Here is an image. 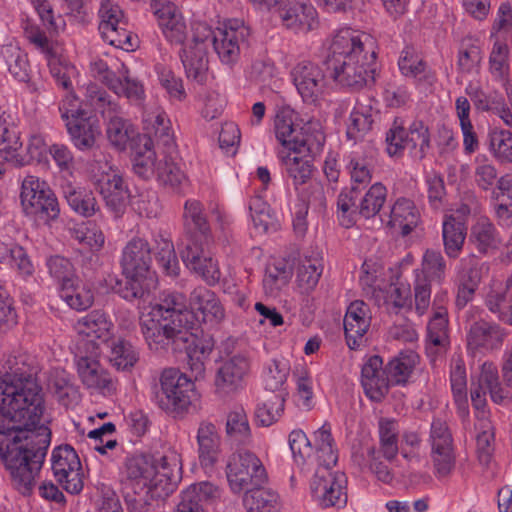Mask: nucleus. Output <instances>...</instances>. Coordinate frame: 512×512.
Segmentation results:
<instances>
[{"instance_id":"nucleus-43","label":"nucleus","mask_w":512,"mask_h":512,"mask_svg":"<svg viewBox=\"0 0 512 512\" xmlns=\"http://www.w3.org/2000/svg\"><path fill=\"white\" fill-rule=\"evenodd\" d=\"M1 56L10 74L20 82H27L30 77V64L27 54L14 43L3 45Z\"/></svg>"},{"instance_id":"nucleus-30","label":"nucleus","mask_w":512,"mask_h":512,"mask_svg":"<svg viewBox=\"0 0 512 512\" xmlns=\"http://www.w3.org/2000/svg\"><path fill=\"white\" fill-rule=\"evenodd\" d=\"M421 221L419 209L407 198H398L392 205L387 225L398 230L402 236L409 235Z\"/></svg>"},{"instance_id":"nucleus-7","label":"nucleus","mask_w":512,"mask_h":512,"mask_svg":"<svg viewBox=\"0 0 512 512\" xmlns=\"http://www.w3.org/2000/svg\"><path fill=\"white\" fill-rule=\"evenodd\" d=\"M312 153L293 154L278 152L283 177L292 185L296 194L307 203H322L323 189L319 182L313 181L314 164Z\"/></svg>"},{"instance_id":"nucleus-56","label":"nucleus","mask_w":512,"mask_h":512,"mask_svg":"<svg viewBox=\"0 0 512 512\" xmlns=\"http://www.w3.org/2000/svg\"><path fill=\"white\" fill-rule=\"evenodd\" d=\"M289 365L284 360L272 359L263 369V383L266 390L285 393L283 386L289 375Z\"/></svg>"},{"instance_id":"nucleus-18","label":"nucleus","mask_w":512,"mask_h":512,"mask_svg":"<svg viewBox=\"0 0 512 512\" xmlns=\"http://www.w3.org/2000/svg\"><path fill=\"white\" fill-rule=\"evenodd\" d=\"M251 361L246 353H236L224 359L217 369L215 387L217 393L229 395L243 387L249 374Z\"/></svg>"},{"instance_id":"nucleus-54","label":"nucleus","mask_w":512,"mask_h":512,"mask_svg":"<svg viewBox=\"0 0 512 512\" xmlns=\"http://www.w3.org/2000/svg\"><path fill=\"white\" fill-rule=\"evenodd\" d=\"M380 450L384 458L393 460L398 454V424L394 419L381 418L378 423Z\"/></svg>"},{"instance_id":"nucleus-38","label":"nucleus","mask_w":512,"mask_h":512,"mask_svg":"<svg viewBox=\"0 0 512 512\" xmlns=\"http://www.w3.org/2000/svg\"><path fill=\"white\" fill-rule=\"evenodd\" d=\"M313 443L319 467L335 466L338 461V450L329 423L325 422L314 432Z\"/></svg>"},{"instance_id":"nucleus-4","label":"nucleus","mask_w":512,"mask_h":512,"mask_svg":"<svg viewBox=\"0 0 512 512\" xmlns=\"http://www.w3.org/2000/svg\"><path fill=\"white\" fill-rule=\"evenodd\" d=\"M183 219L186 234L178 245L181 259L190 271L208 285H215L220 280L221 272L209 252L212 238L202 204L194 199L187 200Z\"/></svg>"},{"instance_id":"nucleus-15","label":"nucleus","mask_w":512,"mask_h":512,"mask_svg":"<svg viewBox=\"0 0 512 512\" xmlns=\"http://www.w3.org/2000/svg\"><path fill=\"white\" fill-rule=\"evenodd\" d=\"M51 469L56 481L70 494H78L83 489L81 462L74 450L68 444L53 449Z\"/></svg>"},{"instance_id":"nucleus-8","label":"nucleus","mask_w":512,"mask_h":512,"mask_svg":"<svg viewBox=\"0 0 512 512\" xmlns=\"http://www.w3.org/2000/svg\"><path fill=\"white\" fill-rule=\"evenodd\" d=\"M343 61H376L375 41L361 31L352 28L338 30L332 37L324 63Z\"/></svg>"},{"instance_id":"nucleus-40","label":"nucleus","mask_w":512,"mask_h":512,"mask_svg":"<svg viewBox=\"0 0 512 512\" xmlns=\"http://www.w3.org/2000/svg\"><path fill=\"white\" fill-rule=\"evenodd\" d=\"M398 65L403 75L412 77L419 82L431 84L435 79L432 71L422 61L413 47H405L403 49Z\"/></svg>"},{"instance_id":"nucleus-25","label":"nucleus","mask_w":512,"mask_h":512,"mask_svg":"<svg viewBox=\"0 0 512 512\" xmlns=\"http://www.w3.org/2000/svg\"><path fill=\"white\" fill-rule=\"evenodd\" d=\"M155 15L165 38L172 44H184L187 37L186 22L172 2H159Z\"/></svg>"},{"instance_id":"nucleus-13","label":"nucleus","mask_w":512,"mask_h":512,"mask_svg":"<svg viewBox=\"0 0 512 512\" xmlns=\"http://www.w3.org/2000/svg\"><path fill=\"white\" fill-rule=\"evenodd\" d=\"M332 467H318L310 482L313 501L322 508H343L347 504V477L331 472Z\"/></svg>"},{"instance_id":"nucleus-36","label":"nucleus","mask_w":512,"mask_h":512,"mask_svg":"<svg viewBox=\"0 0 512 512\" xmlns=\"http://www.w3.org/2000/svg\"><path fill=\"white\" fill-rule=\"evenodd\" d=\"M466 239V226L456 215H445L442 223V240L447 257L456 259L460 255Z\"/></svg>"},{"instance_id":"nucleus-5","label":"nucleus","mask_w":512,"mask_h":512,"mask_svg":"<svg viewBox=\"0 0 512 512\" xmlns=\"http://www.w3.org/2000/svg\"><path fill=\"white\" fill-rule=\"evenodd\" d=\"M419 355L413 350H403L383 368L382 358L373 355L364 363L361 383L365 394L373 401H381L391 385H405L411 377Z\"/></svg>"},{"instance_id":"nucleus-41","label":"nucleus","mask_w":512,"mask_h":512,"mask_svg":"<svg viewBox=\"0 0 512 512\" xmlns=\"http://www.w3.org/2000/svg\"><path fill=\"white\" fill-rule=\"evenodd\" d=\"M60 297L69 307L78 311L91 307L94 300L90 287L77 277L60 288Z\"/></svg>"},{"instance_id":"nucleus-49","label":"nucleus","mask_w":512,"mask_h":512,"mask_svg":"<svg viewBox=\"0 0 512 512\" xmlns=\"http://www.w3.org/2000/svg\"><path fill=\"white\" fill-rule=\"evenodd\" d=\"M372 123L371 105L357 101L350 113L347 137L355 142L358 141L371 129Z\"/></svg>"},{"instance_id":"nucleus-29","label":"nucleus","mask_w":512,"mask_h":512,"mask_svg":"<svg viewBox=\"0 0 512 512\" xmlns=\"http://www.w3.org/2000/svg\"><path fill=\"white\" fill-rule=\"evenodd\" d=\"M98 185L106 205L115 213L121 212L128 197V188L119 171L110 166L98 180Z\"/></svg>"},{"instance_id":"nucleus-39","label":"nucleus","mask_w":512,"mask_h":512,"mask_svg":"<svg viewBox=\"0 0 512 512\" xmlns=\"http://www.w3.org/2000/svg\"><path fill=\"white\" fill-rule=\"evenodd\" d=\"M117 79L110 82V89L118 96H125L131 102L140 104L145 97V90L142 83L131 77L129 70L124 63L117 65Z\"/></svg>"},{"instance_id":"nucleus-62","label":"nucleus","mask_w":512,"mask_h":512,"mask_svg":"<svg viewBox=\"0 0 512 512\" xmlns=\"http://www.w3.org/2000/svg\"><path fill=\"white\" fill-rule=\"evenodd\" d=\"M138 359L139 353L129 342L118 339L112 343L109 360L118 370H130Z\"/></svg>"},{"instance_id":"nucleus-32","label":"nucleus","mask_w":512,"mask_h":512,"mask_svg":"<svg viewBox=\"0 0 512 512\" xmlns=\"http://www.w3.org/2000/svg\"><path fill=\"white\" fill-rule=\"evenodd\" d=\"M186 75L197 82H202L208 69L206 42L194 41L186 44L180 54Z\"/></svg>"},{"instance_id":"nucleus-17","label":"nucleus","mask_w":512,"mask_h":512,"mask_svg":"<svg viewBox=\"0 0 512 512\" xmlns=\"http://www.w3.org/2000/svg\"><path fill=\"white\" fill-rule=\"evenodd\" d=\"M431 458L436 476L446 477L455 466L453 439L447 423L434 419L430 430Z\"/></svg>"},{"instance_id":"nucleus-26","label":"nucleus","mask_w":512,"mask_h":512,"mask_svg":"<svg viewBox=\"0 0 512 512\" xmlns=\"http://www.w3.org/2000/svg\"><path fill=\"white\" fill-rule=\"evenodd\" d=\"M475 108L479 111L493 112L508 126H512V112L505 103V99L497 90L484 89L469 84L465 89Z\"/></svg>"},{"instance_id":"nucleus-11","label":"nucleus","mask_w":512,"mask_h":512,"mask_svg":"<svg viewBox=\"0 0 512 512\" xmlns=\"http://www.w3.org/2000/svg\"><path fill=\"white\" fill-rule=\"evenodd\" d=\"M226 478L234 494L263 486L267 481V472L261 460L250 451L232 454L226 464Z\"/></svg>"},{"instance_id":"nucleus-23","label":"nucleus","mask_w":512,"mask_h":512,"mask_svg":"<svg viewBox=\"0 0 512 512\" xmlns=\"http://www.w3.org/2000/svg\"><path fill=\"white\" fill-rule=\"evenodd\" d=\"M370 324L369 306L361 300L350 303L344 317L345 337L350 349H357L363 344Z\"/></svg>"},{"instance_id":"nucleus-28","label":"nucleus","mask_w":512,"mask_h":512,"mask_svg":"<svg viewBox=\"0 0 512 512\" xmlns=\"http://www.w3.org/2000/svg\"><path fill=\"white\" fill-rule=\"evenodd\" d=\"M196 440L198 444V457L202 467L213 468L220 456L221 438L216 426L209 421L199 424Z\"/></svg>"},{"instance_id":"nucleus-9","label":"nucleus","mask_w":512,"mask_h":512,"mask_svg":"<svg viewBox=\"0 0 512 512\" xmlns=\"http://www.w3.org/2000/svg\"><path fill=\"white\" fill-rule=\"evenodd\" d=\"M196 398L191 378L178 369H164L160 376V390L155 394L158 406L166 412H184Z\"/></svg>"},{"instance_id":"nucleus-31","label":"nucleus","mask_w":512,"mask_h":512,"mask_svg":"<svg viewBox=\"0 0 512 512\" xmlns=\"http://www.w3.org/2000/svg\"><path fill=\"white\" fill-rule=\"evenodd\" d=\"M21 147L19 132L11 114L0 106V157L10 163H23L25 160L16 153Z\"/></svg>"},{"instance_id":"nucleus-52","label":"nucleus","mask_w":512,"mask_h":512,"mask_svg":"<svg viewBox=\"0 0 512 512\" xmlns=\"http://www.w3.org/2000/svg\"><path fill=\"white\" fill-rule=\"evenodd\" d=\"M286 395L287 393H276L257 405L255 419L260 426L269 427L280 419L284 412Z\"/></svg>"},{"instance_id":"nucleus-27","label":"nucleus","mask_w":512,"mask_h":512,"mask_svg":"<svg viewBox=\"0 0 512 512\" xmlns=\"http://www.w3.org/2000/svg\"><path fill=\"white\" fill-rule=\"evenodd\" d=\"M508 333L505 329L494 323L484 320L474 322L467 335L468 347L493 351L499 349Z\"/></svg>"},{"instance_id":"nucleus-35","label":"nucleus","mask_w":512,"mask_h":512,"mask_svg":"<svg viewBox=\"0 0 512 512\" xmlns=\"http://www.w3.org/2000/svg\"><path fill=\"white\" fill-rule=\"evenodd\" d=\"M280 17L283 24L295 32H309L318 24L317 11L310 4L296 3L284 9Z\"/></svg>"},{"instance_id":"nucleus-12","label":"nucleus","mask_w":512,"mask_h":512,"mask_svg":"<svg viewBox=\"0 0 512 512\" xmlns=\"http://www.w3.org/2000/svg\"><path fill=\"white\" fill-rule=\"evenodd\" d=\"M293 111L281 110L275 117L276 139L282 145L279 152H291L293 154L313 153L319 150L324 143V135L317 132L313 137L308 135V128L299 127L293 121Z\"/></svg>"},{"instance_id":"nucleus-48","label":"nucleus","mask_w":512,"mask_h":512,"mask_svg":"<svg viewBox=\"0 0 512 512\" xmlns=\"http://www.w3.org/2000/svg\"><path fill=\"white\" fill-rule=\"evenodd\" d=\"M469 241L478 252L486 254L489 250L496 248L498 244V234L495 226L487 218L478 219L471 227Z\"/></svg>"},{"instance_id":"nucleus-20","label":"nucleus","mask_w":512,"mask_h":512,"mask_svg":"<svg viewBox=\"0 0 512 512\" xmlns=\"http://www.w3.org/2000/svg\"><path fill=\"white\" fill-rule=\"evenodd\" d=\"M293 83L306 103H315L323 97L327 80L323 70L309 61L295 65L291 72Z\"/></svg>"},{"instance_id":"nucleus-61","label":"nucleus","mask_w":512,"mask_h":512,"mask_svg":"<svg viewBox=\"0 0 512 512\" xmlns=\"http://www.w3.org/2000/svg\"><path fill=\"white\" fill-rule=\"evenodd\" d=\"M156 259L163 271L170 276H177L179 273V263L175 253L172 240L163 235L158 234L155 237Z\"/></svg>"},{"instance_id":"nucleus-59","label":"nucleus","mask_w":512,"mask_h":512,"mask_svg":"<svg viewBox=\"0 0 512 512\" xmlns=\"http://www.w3.org/2000/svg\"><path fill=\"white\" fill-rule=\"evenodd\" d=\"M386 198V187L379 182L373 184L359 202L358 214L365 219L375 217L381 211Z\"/></svg>"},{"instance_id":"nucleus-44","label":"nucleus","mask_w":512,"mask_h":512,"mask_svg":"<svg viewBox=\"0 0 512 512\" xmlns=\"http://www.w3.org/2000/svg\"><path fill=\"white\" fill-rule=\"evenodd\" d=\"M448 271L447 261L442 252L436 249H426L421 260V272H416L427 281L442 284Z\"/></svg>"},{"instance_id":"nucleus-16","label":"nucleus","mask_w":512,"mask_h":512,"mask_svg":"<svg viewBox=\"0 0 512 512\" xmlns=\"http://www.w3.org/2000/svg\"><path fill=\"white\" fill-rule=\"evenodd\" d=\"M99 32L104 41L112 46L132 47L127 31V21L121 7L113 0H102L99 8Z\"/></svg>"},{"instance_id":"nucleus-33","label":"nucleus","mask_w":512,"mask_h":512,"mask_svg":"<svg viewBox=\"0 0 512 512\" xmlns=\"http://www.w3.org/2000/svg\"><path fill=\"white\" fill-rule=\"evenodd\" d=\"M66 126L72 143L81 151L91 150L101 133L97 119L88 114L78 119L68 120Z\"/></svg>"},{"instance_id":"nucleus-53","label":"nucleus","mask_w":512,"mask_h":512,"mask_svg":"<svg viewBox=\"0 0 512 512\" xmlns=\"http://www.w3.org/2000/svg\"><path fill=\"white\" fill-rule=\"evenodd\" d=\"M69 233L74 240L93 252L101 250L105 244V236L102 230L92 222L75 224L69 229Z\"/></svg>"},{"instance_id":"nucleus-19","label":"nucleus","mask_w":512,"mask_h":512,"mask_svg":"<svg viewBox=\"0 0 512 512\" xmlns=\"http://www.w3.org/2000/svg\"><path fill=\"white\" fill-rule=\"evenodd\" d=\"M330 77L340 86L351 89H361L374 81L376 61L363 63V61H343L325 63Z\"/></svg>"},{"instance_id":"nucleus-34","label":"nucleus","mask_w":512,"mask_h":512,"mask_svg":"<svg viewBox=\"0 0 512 512\" xmlns=\"http://www.w3.org/2000/svg\"><path fill=\"white\" fill-rule=\"evenodd\" d=\"M62 196L69 207L78 215L89 218L98 210L92 191L66 181L61 185Z\"/></svg>"},{"instance_id":"nucleus-1","label":"nucleus","mask_w":512,"mask_h":512,"mask_svg":"<svg viewBox=\"0 0 512 512\" xmlns=\"http://www.w3.org/2000/svg\"><path fill=\"white\" fill-rule=\"evenodd\" d=\"M27 360L7 355L0 363V458L23 495L31 494L51 442V430L40 424L41 388Z\"/></svg>"},{"instance_id":"nucleus-47","label":"nucleus","mask_w":512,"mask_h":512,"mask_svg":"<svg viewBox=\"0 0 512 512\" xmlns=\"http://www.w3.org/2000/svg\"><path fill=\"white\" fill-rule=\"evenodd\" d=\"M406 141L411 155L423 159L430 150V133L422 120H414L406 129Z\"/></svg>"},{"instance_id":"nucleus-3","label":"nucleus","mask_w":512,"mask_h":512,"mask_svg":"<svg viewBox=\"0 0 512 512\" xmlns=\"http://www.w3.org/2000/svg\"><path fill=\"white\" fill-rule=\"evenodd\" d=\"M177 464L163 457L155 464L148 456L135 455L125 462L126 487L134 491L133 498H126L132 512H148L151 501L169 496L176 487Z\"/></svg>"},{"instance_id":"nucleus-14","label":"nucleus","mask_w":512,"mask_h":512,"mask_svg":"<svg viewBox=\"0 0 512 512\" xmlns=\"http://www.w3.org/2000/svg\"><path fill=\"white\" fill-rule=\"evenodd\" d=\"M101 348L87 342L76 345L75 362L78 375L85 387L93 391H110L112 380L99 362Z\"/></svg>"},{"instance_id":"nucleus-22","label":"nucleus","mask_w":512,"mask_h":512,"mask_svg":"<svg viewBox=\"0 0 512 512\" xmlns=\"http://www.w3.org/2000/svg\"><path fill=\"white\" fill-rule=\"evenodd\" d=\"M486 270L485 263L474 254L460 259L457 267L459 286L456 304L458 307L465 306L472 298Z\"/></svg>"},{"instance_id":"nucleus-46","label":"nucleus","mask_w":512,"mask_h":512,"mask_svg":"<svg viewBox=\"0 0 512 512\" xmlns=\"http://www.w3.org/2000/svg\"><path fill=\"white\" fill-rule=\"evenodd\" d=\"M85 102L105 118L120 114L121 108L116 99L97 84L86 87Z\"/></svg>"},{"instance_id":"nucleus-57","label":"nucleus","mask_w":512,"mask_h":512,"mask_svg":"<svg viewBox=\"0 0 512 512\" xmlns=\"http://www.w3.org/2000/svg\"><path fill=\"white\" fill-rule=\"evenodd\" d=\"M107 119L106 134L110 144L117 150H125L134 134L133 126L119 114H115Z\"/></svg>"},{"instance_id":"nucleus-63","label":"nucleus","mask_w":512,"mask_h":512,"mask_svg":"<svg viewBox=\"0 0 512 512\" xmlns=\"http://www.w3.org/2000/svg\"><path fill=\"white\" fill-rule=\"evenodd\" d=\"M488 390L493 402L500 404L507 397L505 390L499 382L497 367L490 362H485L481 366L478 385Z\"/></svg>"},{"instance_id":"nucleus-50","label":"nucleus","mask_w":512,"mask_h":512,"mask_svg":"<svg viewBox=\"0 0 512 512\" xmlns=\"http://www.w3.org/2000/svg\"><path fill=\"white\" fill-rule=\"evenodd\" d=\"M226 433L230 440L240 445L251 443L252 435L248 416L242 407L236 408L228 414Z\"/></svg>"},{"instance_id":"nucleus-55","label":"nucleus","mask_w":512,"mask_h":512,"mask_svg":"<svg viewBox=\"0 0 512 512\" xmlns=\"http://www.w3.org/2000/svg\"><path fill=\"white\" fill-rule=\"evenodd\" d=\"M291 276L292 270L287 263L279 261L269 265L263 278L265 293L276 296L288 284Z\"/></svg>"},{"instance_id":"nucleus-37","label":"nucleus","mask_w":512,"mask_h":512,"mask_svg":"<svg viewBox=\"0 0 512 512\" xmlns=\"http://www.w3.org/2000/svg\"><path fill=\"white\" fill-rule=\"evenodd\" d=\"M140 146L133 158V171L142 179L158 178L159 168H162L164 160H158L151 137H143Z\"/></svg>"},{"instance_id":"nucleus-45","label":"nucleus","mask_w":512,"mask_h":512,"mask_svg":"<svg viewBox=\"0 0 512 512\" xmlns=\"http://www.w3.org/2000/svg\"><path fill=\"white\" fill-rule=\"evenodd\" d=\"M262 487L258 486L244 493V507L250 512H276L279 495L271 489H264Z\"/></svg>"},{"instance_id":"nucleus-51","label":"nucleus","mask_w":512,"mask_h":512,"mask_svg":"<svg viewBox=\"0 0 512 512\" xmlns=\"http://www.w3.org/2000/svg\"><path fill=\"white\" fill-rule=\"evenodd\" d=\"M427 341L434 347H445L448 344V312L444 306L434 308L427 325Z\"/></svg>"},{"instance_id":"nucleus-6","label":"nucleus","mask_w":512,"mask_h":512,"mask_svg":"<svg viewBox=\"0 0 512 512\" xmlns=\"http://www.w3.org/2000/svg\"><path fill=\"white\" fill-rule=\"evenodd\" d=\"M194 41L210 42L222 63H235L240 55L241 45L249 36V28L239 20H229L216 29L207 23L196 21L192 24Z\"/></svg>"},{"instance_id":"nucleus-2","label":"nucleus","mask_w":512,"mask_h":512,"mask_svg":"<svg viewBox=\"0 0 512 512\" xmlns=\"http://www.w3.org/2000/svg\"><path fill=\"white\" fill-rule=\"evenodd\" d=\"M187 309L186 297L180 292H163L160 302L140 317L143 337L150 350L164 351L170 346L182 350L193 336L194 319L216 326L225 319V309L210 289L199 286L193 289Z\"/></svg>"},{"instance_id":"nucleus-10","label":"nucleus","mask_w":512,"mask_h":512,"mask_svg":"<svg viewBox=\"0 0 512 512\" xmlns=\"http://www.w3.org/2000/svg\"><path fill=\"white\" fill-rule=\"evenodd\" d=\"M21 205L27 216L50 223L60 214V207L56 195L45 181L38 177L28 175L22 181Z\"/></svg>"},{"instance_id":"nucleus-21","label":"nucleus","mask_w":512,"mask_h":512,"mask_svg":"<svg viewBox=\"0 0 512 512\" xmlns=\"http://www.w3.org/2000/svg\"><path fill=\"white\" fill-rule=\"evenodd\" d=\"M151 262L150 245L142 237L131 238L122 249L120 264L126 277H149Z\"/></svg>"},{"instance_id":"nucleus-24","label":"nucleus","mask_w":512,"mask_h":512,"mask_svg":"<svg viewBox=\"0 0 512 512\" xmlns=\"http://www.w3.org/2000/svg\"><path fill=\"white\" fill-rule=\"evenodd\" d=\"M112 327L111 321L103 312L92 311L80 318L74 326L79 336L77 343L87 342L100 348L101 344L111 339Z\"/></svg>"},{"instance_id":"nucleus-58","label":"nucleus","mask_w":512,"mask_h":512,"mask_svg":"<svg viewBox=\"0 0 512 512\" xmlns=\"http://www.w3.org/2000/svg\"><path fill=\"white\" fill-rule=\"evenodd\" d=\"M250 216L258 233H268L277 229V221L270 206L260 197H254L249 203Z\"/></svg>"},{"instance_id":"nucleus-42","label":"nucleus","mask_w":512,"mask_h":512,"mask_svg":"<svg viewBox=\"0 0 512 512\" xmlns=\"http://www.w3.org/2000/svg\"><path fill=\"white\" fill-rule=\"evenodd\" d=\"M450 382L459 412L462 416H466L468 414L467 377L465 363L460 356L453 357L451 360Z\"/></svg>"},{"instance_id":"nucleus-60","label":"nucleus","mask_w":512,"mask_h":512,"mask_svg":"<svg viewBox=\"0 0 512 512\" xmlns=\"http://www.w3.org/2000/svg\"><path fill=\"white\" fill-rule=\"evenodd\" d=\"M323 271L320 260L305 257L299 262L296 272V282L303 292L312 291L319 282Z\"/></svg>"},{"instance_id":"nucleus-64","label":"nucleus","mask_w":512,"mask_h":512,"mask_svg":"<svg viewBox=\"0 0 512 512\" xmlns=\"http://www.w3.org/2000/svg\"><path fill=\"white\" fill-rule=\"evenodd\" d=\"M488 309L505 324L512 325V294L507 291L491 290L486 297Z\"/></svg>"}]
</instances>
